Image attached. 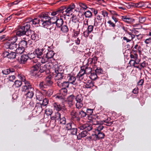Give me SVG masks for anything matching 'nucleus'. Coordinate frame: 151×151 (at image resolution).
I'll list each match as a JSON object with an SVG mask.
<instances>
[{
  "instance_id": "1",
  "label": "nucleus",
  "mask_w": 151,
  "mask_h": 151,
  "mask_svg": "<svg viewBox=\"0 0 151 151\" xmlns=\"http://www.w3.org/2000/svg\"><path fill=\"white\" fill-rule=\"evenodd\" d=\"M30 27L28 22H27L23 25L19 26L16 31V35L19 37L24 35H28Z\"/></svg>"
},
{
  "instance_id": "2",
  "label": "nucleus",
  "mask_w": 151,
  "mask_h": 151,
  "mask_svg": "<svg viewBox=\"0 0 151 151\" xmlns=\"http://www.w3.org/2000/svg\"><path fill=\"white\" fill-rule=\"evenodd\" d=\"M78 128L81 130H84L77 135L78 139H81L82 138L85 137L87 135V131L91 130L93 129V127L91 124L86 123L80 125L79 126Z\"/></svg>"
},
{
  "instance_id": "3",
  "label": "nucleus",
  "mask_w": 151,
  "mask_h": 151,
  "mask_svg": "<svg viewBox=\"0 0 151 151\" xmlns=\"http://www.w3.org/2000/svg\"><path fill=\"white\" fill-rule=\"evenodd\" d=\"M22 91L27 92L26 94L27 97L31 99L34 95V89L31 83L27 82L25 86H22Z\"/></svg>"
},
{
  "instance_id": "4",
  "label": "nucleus",
  "mask_w": 151,
  "mask_h": 151,
  "mask_svg": "<svg viewBox=\"0 0 151 151\" xmlns=\"http://www.w3.org/2000/svg\"><path fill=\"white\" fill-rule=\"evenodd\" d=\"M39 17L40 18L41 21L42 22V27L48 29L50 26L52 24V22L51 21L53 18H50L48 16H45L44 15H39Z\"/></svg>"
},
{
  "instance_id": "5",
  "label": "nucleus",
  "mask_w": 151,
  "mask_h": 151,
  "mask_svg": "<svg viewBox=\"0 0 151 151\" xmlns=\"http://www.w3.org/2000/svg\"><path fill=\"white\" fill-rule=\"evenodd\" d=\"M40 65V63H37L32 67L30 72L32 76L37 78H41L43 74H40L39 70V67Z\"/></svg>"
},
{
  "instance_id": "6",
  "label": "nucleus",
  "mask_w": 151,
  "mask_h": 151,
  "mask_svg": "<svg viewBox=\"0 0 151 151\" xmlns=\"http://www.w3.org/2000/svg\"><path fill=\"white\" fill-rule=\"evenodd\" d=\"M75 99L76 101V108L78 109L81 108L83 105V96L81 94H78L75 97Z\"/></svg>"
},
{
  "instance_id": "7",
  "label": "nucleus",
  "mask_w": 151,
  "mask_h": 151,
  "mask_svg": "<svg viewBox=\"0 0 151 151\" xmlns=\"http://www.w3.org/2000/svg\"><path fill=\"white\" fill-rule=\"evenodd\" d=\"M104 73V71L100 67H97L95 70V73L93 72L90 75V78L92 80H95L98 77V76Z\"/></svg>"
},
{
  "instance_id": "8",
  "label": "nucleus",
  "mask_w": 151,
  "mask_h": 151,
  "mask_svg": "<svg viewBox=\"0 0 151 151\" xmlns=\"http://www.w3.org/2000/svg\"><path fill=\"white\" fill-rule=\"evenodd\" d=\"M89 122L94 125H98L99 124V121H98V116L96 115H91L88 117Z\"/></svg>"
},
{
  "instance_id": "9",
  "label": "nucleus",
  "mask_w": 151,
  "mask_h": 151,
  "mask_svg": "<svg viewBox=\"0 0 151 151\" xmlns=\"http://www.w3.org/2000/svg\"><path fill=\"white\" fill-rule=\"evenodd\" d=\"M3 55L4 58H7L10 59H14L16 56V53L15 52H9L5 50L3 53Z\"/></svg>"
},
{
  "instance_id": "10",
  "label": "nucleus",
  "mask_w": 151,
  "mask_h": 151,
  "mask_svg": "<svg viewBox=\"0 0 151 151\" xmlns=\"http://www.w3.org/2000/svg\"><path fill=\"white\" fill-rule=\"evenodd\" d=\"M53 19H55L56 20L54 22H52V24H55L57 28H60L62 25L63 24L64 22L63 19L61 18H57L56 16L53 17Z\"/></svg>"
},
{
  "instance_id": "11",
  "label": "nucleus",
  "mask_w": 151,
  "mask_h": 151,
  "mask_svg": "<svg viewBox=\"0 0 151 151\" xmlns=\"http://www.w3.org/2000/svg\"><path fill=\"white\" fill-rule=\"evenodd\" d=\"M67 79L69 83L74 85H78V82L76 81V78L73 75L68 74Z\"/></svg>"
},
{
  "instance_id": "12",
  "label": "nucleus",
  "mask_w": 151,
  "mask_h": 151,
  "mask_svg": "<svg viewBox=\"0 0 151 151\" xmlns=\"http://www.w3.org/2000/svg\"><path fill=\"white\" fill-rule=\"evenodd\" d=\"M75 8V5L73 4L69 5L68 7L65 9V10L64 12L65 15H66L68 16H69V14H72L73 10Z\"/></svg>"
},
{
  "instance_id": "13",
  "label": "nucleus",
  "mask_w": 151,
  "mask_h": 151,
  "mask_svg": "<svg viewBox=\"0 0 151 151\" xmlns=\"http://www.w3.org/2000/svg\"><path fill=\"white\" fill-rule=\"evenodd\" d=\"M45 50V48L40 49L38 48L35 50L34 53L37 55V57L41 58L43 57V54L44 53V51Z\"/></svg>"
},
{
  "instance_id": "14",
  "label": "nucleus",
  "mask_w": 151,
  "mask_h": 151,
  "mask_svg": "<svg viewBox=\"0 0 151 151\" xmlns=\"http://www.w3.org/2000/svg\"><path fill=\"white\" fill-rule=\"evenodd\" d=\"M66 9V7L65 6H62L58 9L56 11L52 12L51 13V15L55 16L57 14H59L62 13L63 15H65L64 10Z\"/></svg>"
},
{
  "instance_id": "15",
  "label": "nucleus",
  "mask_w": 151,
  "mask_h": 151,
  "mask_svg": "<svg viewBox=\"0 0 151 151\" xmlns=\"http://www.w3.org/2000/svg\"><path fill=\"white\" fill-rule=\"evenodd\" d=\"M40 19L37 18H35L34 19H32L29 22H28L30 24V25L31 24L33 27L34 25L37 27H38L40 26Z\"/></svg>"
},
{
  "instance_id": "16",
  "label": "nucleus",
  "mask_w": 151,
  "mask_h": 151,
  "mask_svg": "<svg viewBox=\"0 0 151 151\" xmlns=\"http://www.w3.org/2000/svg\"><path fill=\"white\" fill-rule=\"evenodd\" d=\"M60 31L58 29L52 30L50 33L51 34L52 37L53 38L56 39L60 37Z\"/></svg>"
},
{
  "instance_id": "17",
  "label": "nucleus",
  "mask_w": 151,
  "mask_h": 151,
  "mask_svg": "<svg viewBox=\"0 0 151 151\" xmlns=\"http://www.w3.org/2000/svg\"><path fill=\"white\" fill-rule=\"evenodd\" d=\"M75 99V96L73 94L70 95L68 97L67 101L70 107H71L73 105V101Z\"/></svg>"
},
{
  "instance_id": "18",
  "label": "nucleus",
  "mask_w": 151,
  "mask_h": 151,
  "mask_svg": "<svg viewBox=\"0 0 151 151\" xmlns=\"http://www.w3.org/2000/svg\"><path fill=\"white\" fill-rule=\"evenodd\" d=\"M122 20L128 23H132L134 21V19L128 16H122Z\"/></svg>"
},
{
  "instance_id": "19",
  "label": "nucleus",
  "mask_w": 151,
  "mask_h": 151,
  "mask_svg": "<svg viewBox=\"0 0 151 151\" xmlns=\"http://www.w3.org/2000/svg\"><path fill=\"white\" fill-rule=\"evenodd\" d=\"M28 33L29 35L28 36L31 35V39L32 40H37L38 38V37L37 36V34L35 33L34 31L33 30L30 29L29 32Z\"/></svg>"
},
{
  "instance_id": "20",
  "label": "nucleus",
  "mask_w": 151,
  "mask_h": 151,
  "mask_svg": "<svg viewBox=\"0 0 151 151\" xmlns=\"http://www.w3.org/2000/svg\"><path fill=\"white\" fill-rule=\"evenodd\" d=\"M94 136L96 139H99L104 138L105 134L104 133L102 132L94 133Z\"/></svg>"
},
{
  "instance_id": "21",
  "label": "nucleus",
  "mask_w": 151,
  "mask_h": 151,
  "mask_svg": "<svg viewBox=\"0 0 151 151\" xmlns=\"http://www.w3.org/2000/svg\"><path fill=\"white\" fill-rule=\"evenodd\" d=\"M28 58L29 56L27 55L23 54L21 56L20 58L21 63L22 64L25 63Z\"/></svg>"
},
{
  "instance_id": "22",
  "label": "nucleus",
  "mask_w": 151,
  "mask_h": 151,
  "mask_svg": "<svg viewBox=\"0 0 151 151\" xmlns=\"http://www.w3.org/2000/svg\"><path fill=\"white\" fill-rule=\"evenodd\" d=\"M53 90L51 89H50L47 91L44 90L42 93L44 95L48 97H50L53 94Z\"/></svg>"
},
{
  "instance_id": "23",
  "label": "nucleus",
  "mask_w": 151,
  "mask_h": 151,
  "mask_svg": "<svg viewBox=\"0 0 151 151\" xmlns=\"http://www.w3.org/2000/svg\"><path fill=\"white\" fill-rule=\"evenodd\" d=\"M39 70L41 74H42V73L44 72H45V73H48V71H49L48 69L47 68V66L46 65L40 66L39 67Z\"/></svg>"
},
{
  "instance_id": "24",
  "label": "nucleus",
  "mask_w": 151,
  "mask_h": 151,
  "mask_svg": "<svg viewBox=\"0 0 151 151\" xmlns=\"http://www.w3.org/2000/svg\"><path fill=\"white\" fill-rule=\"evenodd\" d=\"M129 35L131 36L130 37H129V39H128L126 37H123V40H126L127 42H130L134 38H135V36L136 35L133 34L131 32H130L129 33Z\"/></svg>"
},
{
  "instance_id": "25",
  "label": "nucleus",
  "mask_w": 151,
  "mask_h": 151,
  "mask_svg": "<svg viewBox=\"0 0 151 151\" xmlns=\"http://www.w3.org/2000/svg\"><path fill=\"white\" fill-rule=\"evenodd\" d=\"M56 73H57L56 75L55 76V80H59L60 79H63L64 74L63 73L59 72L58 70H55Z\"/></svg>"
},
{
  "instance_id": "26",
  "label": "nucleus",
  "mask_w": 151,
  "mask_h": 151,
  "mask_svg": "<svg viewBox=\"0 0 151 151\" xmlns=\"http://www.w3.org/2000/svg\"><path fill=\"white\" fill-rule=\"evenodd\" d=\"M24 40L20 41L18 45L25 48L27 47V41L26 40V38H24Z\"/></svg>"
},
{
  "instance_id": "27",
  "label": "nucleus",
  "mask_w": 151,
  "mask_h": 151,
  "mask_svg": "<svg viewBox=\"0 0 151 151\" xmlns=\"http://www.w3.org/2000/svg\"><path fill=\"white\" fill-rule=\"evenodd\" d=\"M61 117V114L59 112H58L55 113L54 116L51 117V120H54L56 121L57 120L58 121Z\"/></svg>"
},
{
  "instance_id": "28",
  "label": "nucleus",
  "mask_w": 151,
  "mask_h": 151,
  "mask_svg": "<svg viewBox=\"0 0 151 151\" xmlns=\"http://www.w3.org/2000/svg\"><path fill=\"white\" fill-rule=\"evenodd\" d=\"M54 54L55 53L53 50H48L46 57L48 59L51 58L53 57Z\"/></svg>"
},
{
  "instance_id": "29",
  "label": "nucleus",
  "mask_w": 151,
  "mask_h": 151,
  "mask_svg": "<svg viewBox=\"0 0 151 151\" xmlns=\"http://www.w3.org/2000/svg\"><path fill=\"white\" fill-rule=\"evenodd\" d=\"M15 70L12 68L4 69L2 71V73L5 75H7L10 73H12L14 72Z\"/></svg>"
},
{
  "instance_id": "30",
  "label": "nucleus",
  "mask_w": 151,
  "mask_h": 151,
  "mask_svg": "<svg viewBox=\"0 0 151 151\" xmlns=\"http://www.w3.org/2000/svg\"><path fill=\"white\" fill-rule=\"evenodd\" d=\"M44 82L48 87L51 86L53 83L51 78L49 77H47Z\"/></svg>"
},
{
  "instance_id": "31",
  "label": "nucleus",
  "mask_w": 151,
  "mask_h": 151,
  "mask_svg": "<svg viewBox=\"0 0 151 151\" xmlns=\"http://www.w3.org/2000/svg\"><path fill=\"white\" fill-rule=\"evenodd\" d=\"M19 78L21 80V81L22 82H24L25 85L23 86H26V83L27 82H28L29 83H30L29 81H26L25 77L23 75H19Z\"/></svg>"
},
{
  "instance_id": "32",
  "label": "nucleus",
  "mask_w": 151,
  "mask_h": 151,
  "mask_svg": "<svg viewBox=\"0 0 151 151\" xmlns=\"http://www.w3.org/2000/svg\"><path fill=\"white\" fill-rule=\"evenodd\" d=\"M54 109L58 112L62 109V107L57 102H55L53 104Z\"/></svg>"
},
{
  "instance_id": "33",
  "label": "nucleus",
  "mask_w": 151,
  "mask_h": 151,
  "mask_svg": "<svg viewBox=\"0 0 151 151\" xmlns=\"http://www.w3.org/2000/svg\"><path fill=\"white\" fill-rule=\"evenodd\" d=\"M132 51L134 55L131 54L130 55V58L136 60L138 58V55L137 54V50L134 49H132Z\"/></svg>"
},
{
  "instance_id": "34",
  "label": "nucleus",
  "mask_w": 151,
  "mask_h": 151,
  "mask_svg": "<svg viewBox=\"0 0 151 151\" xmlns=\"http://www.w3.org/2000/svg\"><path fill=\"white\" fill-rule=\"evenodd\" d=\"M60 28L61 31L63 33H67L69 30L67 24H63Z\"/></svg>"
},
{
  "instance_id": "35",
  "label": "nucleus",
  "mask_w": 151,
  "mask_h": 151,
  "mask_svg": "<svg viewBox=\"0 0 151 151\" xmlns=\"http://www.w3.org/2000/svg\"><path fill=\"white\" fill-rule=\"evenodd\" d=\"M70 115L71 116V119L78 116H79L78 113V112L76 109H73L71 112Z\"/></svg>"
},
{
  "instance_id": "36",
  "label": "nucleus",
  "mask_w": 151,
  "mask_h": 151,
  "mask_svg": "<svg viewBox=\"0 0 151 151\" xmlns=\"http://www.w3.org/2000/svg\"><path fill=\"white\" fill-rule=\"evenodd\" d=\"M39 87L43 91L44 90H45L44 89L47 88L48 86L44 81H42L40 83Z\"/></svg>"
},
{
  "instance_id": "37",
  "label": "nucleus",
  "mask_w": 151,
  "mask_h": 151,
  "mask_svg": "<svg viewBox=\"0 0 151 151\" xmlns=\"http://www.w3.org/2000/svg\"><path fill=\"white\" fill-rule=\"evenodd\" d=\"M22 84V82L21 81L19 80H17L15 81L13 86L16 88H19L20 87Z\"/></svg>"
},
{
  "instance_id": "38",
  "label": "nucleus",
  "mask_w": 151,
  "mask_h": 151,
  "mask_svg": "<svg viewBox=\"0 0 151 151\" xmlns=\"http://www.w3.org/2000/svg\"><path fill=\"white\" fill-rule=\"evenodd\" d=\"M18 47L16 49V52L20 54L22 53L25 50V48L18 45Z\"/></svg>"
},
{
  "instance_id": "39",
  "label": "nucleus",
  "mask_w": 151,
  "mask_h": 151,
  "mask_svg": "<svg viewBox=\"0 0 151 151\" xmlns=\"http://www.w3.org/2000/svg\"><path fill=\"white\" fill-rule=\"evenodd\" d=\"M18 47L16 49V52L20 54L22 53L25 50V48L18 45Z\"/></svg>"
},
{
  "instance_id": "40",
  "label": "nucleus",
  "mask_w": 151,
  "mask_h": 151,
  "mask_svg": "<svg viewBox=\"0 0 151 151\" xmlns=\"http://www.w3.org/2000/svg\"><path fill=\"white\" fill-rule=\"evenodd\" d=\"M98 125V126L96 127L95 129L94 133L101 132V130H102L104 128V127L101 124H99Z\"/></svg>"
},
{
  "instance_id": "41",
  "label": "nucleus",
  "mask_w": 151,
  "mask_h": 151,
  "mask_svg": "<svg viewBox=\"0 0 151 151\" xmlns=\"http://www.w3.org/2000/svg\"><path fill=\"white\" fill-rule=\"evenodd\" d=\"M86 18H91L92 16V12L90 10H87L84 12V13Z\"/></svg>"
},
{
  "instance_id": "42",
  "label": "nucleus",
  "mask_w": 151,
  "mask_h": 151,
  "mask_svg": "<svg viewBox=\"0 0 151 151\" xmlns=\"http://www.w3.org/2000/svg\"><path fill=\"white\" fill-rule=\"evenodd\" d=\"M54 97H55L56 99H58L59 100H64L65 99V97H64L62 95V94L60 92L55 95Z\"/></svg>"
},
{
  "instance_id": "43",
  "label": "nucleus",
  "mask_w": 151,
  "mask_h": 151,
  "mask_svg": "<svg viewBox=\"0 0 151 151\" xmlns=\"http://www.w3.org/2000/svg\"><path fill=\"white\" fill-rule=\"evenodd\" d=\"M78 115L81 118H84L87 116V114L86 112H85L84 111L82 110L78 112Z\"/></svg>"
},
{
  "instance_id": "44",
  "label": "nucleus",
  "mask_w": 151,
  "mask_h": 151,
  "mask_svg": "<svg viewBox=\"0 0 151 151\" xmlns=\"http://www.w3.org/2000/svg\"><path fill=\"white\" fill-rule=\"evenodd\" d=\"M67 88H62L60 90L59 92L65 97L67 94Z\"/></svg>"
},
{
  "instance_id": "45",
  "label": "nucleus",
  "mask_w": 151,
  "mask_h": 151,
  "mask_svg": "<svg viewBox=\"0 0 151 151\" xmlns=\"http://www.w3.org/2000/svg\"><path fill=\"white\" fill-rule=\"evenodd\" d=\"M95 20L99 22L101 25L103 24V22L102 19V17L99 15L96 16V17L95 19Z\"/></svg>"
},
{
  "instance_id": "46",
  "label": "nucleus",
  "mask_w": 151,
  "mask_h": 151,
  "mask_svg": "<svg viewBox=\"0 0 151 151\" xmlns=\"http://www.w3.org/2000/svg\"><path fill=\"white\" fill-rule=\"evenodd\" d=\"M58 123L62 124H65L66 123V120L64 116L61 117L60 119L58 121Z\"/></svg>"
},
{
  "instance_id": "47",
  "label": "nucleus",
  "mask_w": 151,
  "mask_h": 151,
  "mask_svg": "<svg viewBox=\"0 0 151 151\" xmlns=\"http://www.w3.org/2000/svg\"><path fill=\"white\" fill-rule=\"evenodd\" d=\"M69 82L64 81L63 82L62 85H61V87L62 88H68L69 85Z\"/></svg>"
},
{
  "instance_id": "48",
  "label": "nucleus",
  "mask_w": 151,
  "mask_h": 151,
  "mask_svg": "<svg viewBox=\"0 0 151 151\" xmlns=\"http://www.w3.org/2000/svg\"><path fill=\"white\" fill-rule=\"evenodd\" d=\"M107 23L109 24V26L110 27H112L114 28L116 27V23H114L111 20H109L107 22Z\"/></svg>"
},
{
  "instance_id": "49",
  "label": "nucleus",
  "mask_w": 151,
  "mask_h": 151,
  "mask_svg": "<svg viewBox=\"0 0 151 151\" xmlns=\"http://www.w3.org/2000/svg\"><path fill=\"white\" fill-rule=\"evenodd\" d=\"M93 109H87L86 112L87 113V117L88 118V116L91 115H93L92 114L93 113Z\"/></svg>"
},
{
  "instance_id": "50",
  "label": "nucleus",
  "mask_w": 151,
  "mask_h": 151,
  "mask_svg": "<svg viewBox=\"0 0 151 151\" xmlns=\"http://www.w3.org/2000/svg\"><path fill=\"white\" fill-rule=\"evenodd\" d=\"M18 44H10L9 46V48L10 49H16L18 46Z\"/></svg>"
},
{
  "instance_id": "51",
  "label": "nucleus",
  "mask_w": 151,
  "mask_h": 151,
  "mask_svg": "<svg viewBox=\"0 0 151 151\" xmlns=\"http://www.w3.org/2000/svg\"><path fill=\"white\" fill-rule=\"evenodd\" d=\"M36 99L41 101L42 99V94L41 93H38L36 94Z\"/></svg>"
},
{
  "instance_id": "52",
  "label": "nucleus",
  "mask_w": 151,
  "mask_h": 151,
  "mask_svg": "<svg viewBox=\"0 0 151 151\" xmlns=\"http://www.w3.org/2000/svg\"><path fill=\"white\" fill-rule=\"evenodd\" d=\"M11 38V40L13 41L11 42L10 44H17L16 42L18 39L17 37L16 36H13Z\"/></svg>"
},
{
  "instance_id": "53",
  "label": "nucleus",
  "mask_w": 151,
  "mask_h": 151,
  "mask_svg": "<svg viewBox=\"0 0 151 151\" xmlns=\"http://www.w3.org/2000/svg\"><path fill=\"white\" fill-rule=\"evenodd\" d=\"M63 79L55 80L57 82L58 86L60 88H61V85H62L63 82L64 81H63Z\"/></svg>"
},
{
  "instance_id": "54",
  "label": "nucleus",
  "mask_w": 151,
  "mask_h": 151,
  "mask_svg": "<svg viewBox=\"0 0 151 151\" xmlns=\"http://www.w3.org/2000/svg\"><path fill=\"white\" fill-rule=\"evenodd\" d=\"M49 102V100L47 98H45L42 101V103L40 104L41 105H43L44 106H46L47 105Z\"/></svg>"
},
{
  "instance_id": "55",
  "label": "nucleus",
  "mask_w": 151,
  "mask_h": 151,
  "mask_svg": "<svg viewBox=\"0 0 151 151\" xmlns=\"http://www.w3.org/2000/svg\"><path fill=\"white\" fill-rule=\"evenodd\" d=\"M94 86L93 83L91 82L88 83H87L86 85V87L87 88H91Z\"/></svg>"
},
{
  "instance_id": "56",
  "label": "nucleus",
  "mask_w": 151,
  "mask_h": 151,
  "mask_svg": "<svg viewBox=\"0 0 151 151\" xmlns=\"http://www.w3.org/2000/svg\"><path fill=\"white\" fill-rule=\"evenodd\" d=\"M77 128H76L74 129H73V130H72L69 132H70V133L71 134L73 135H76L77 134Z\"/></svg>"
},
{
  "instance_id": "57",
  "label": "nucleus",
  "mask_w": 151,
  "mask_h": 151,
  "mask_svg": "<svg viewBox=\"0 0 151 151\" xmlns=\"http://www.w3.org/2000/svg\"><path fill=\"white\" fill-rule=\"evenodd\" d=\"M85 66L81 67V69L79 73H83L84 72V74H86V73H88V72H87V71L86 70H85Z\"/></svg>"
},
{
  "instance_id": "58",
  "label": "nucleus",
  "mask_w": 151,
  "mask_h": 151,
  "mask_svg": "<svg viewBox=\"0 0 151 151\" xmlns=\"http://www.w3.org/2000/svg\"><path fill=\"white\" fill-rule=\"evenodd\" d=\"M139 22L141 23H143L145 22L146 20V18L144 17H139Z\"/></svg>"
},
{
  "instance_id": "59",
  "label": "nucleus",
  "mask_w": 151,
  "mask_h": 151,
  "mask_svg": "<svg viewBox=\"0 0 151 151\" xmlns=\"http://www.w3.org/2000/svg\"><path fill=\"white\" fill-rule=\"evenodd\" d=\"M122 29L126 32V33H127L128 34L130 32L129 31V30H130L131 32L132 31V30L128 28H127L126 27H125L124 26H122Z\"/></svg>"
},
{
  "instance_id": "60",
  "label": "nucleus",
  "mask_w": 151,
  "mask_h": 151,
  "mask_svg": "<svg viewBox=\"0 0 151 151\" xmlns=\"http://www.w3.org/2000/svg\"><path fill=\"white\" fill-rule=\"evenodd\" d=\"M137 49V52H138L139 53H140L141 52V47L140 46H138V45L137 44L135 45L134 48L132 49Z\"/></svg>"
},
{
  "instance_id": "61",
  "label": "nucleus",
  "mask_w": 151,
  "mask_h": 151,
  "mask_svg": "<svg viewBox=\"0 0 151 151\" xmlns=\"http://www.w3.org/2000/svg\"><path fill=\"white\" fill-rule=\"evenodd\" d=\"M85 70H86L87 71V72H88V73H86V74H89L91 73H92V71L91 70V68L90 67H86L85 66Z\"/></svg>"
},
{
  "instance_id": "62",
  "label": "nucleus",
  "mask_w": 151,
  "mask_h": 151,
  "mask_svg": "<svg viewBox=\"0 0 151 151\" xmlns=\"http://www.w3.org/2000/svg\"><path fill=\"white\" fill-rule=\"evenodd\" d=\"M79 5L84 10H86L88 8L86 5L84 3H80L79 4Z\"/></svg>"
},
{
  "instance_id": "63",
  "label": "nucleus",
  "mask_w": 151,
  "mask_h": 151,
  "mask_svg": "<svg viewBox=\"0 0 151 151\" xmlns=\"http://www.w3.org/2000/svg\"><path fill=\"white\" fill-rule=\"evenodd\" d=\"M93 26L90 25L88 26L87 30L91 33L93 30Z\"/></svg>"
},
{
  "instance_id": "64",
  "label": "nucleus",
  "mask_w": 151,
  "mask_h": 151,
  "mask_svg": "<svg viewBox=\"0 0 151 151\" xmlns=\"http://www.w3.org/2000/svg\"><path fill=\"white\" fill-rule=\"evenodd\" d=\"M41 60V62L42 63H44L46 62H47L48 60V58H47L46 57V58H44L42 57V58Z\"/></svg>"
}]
</instances>
